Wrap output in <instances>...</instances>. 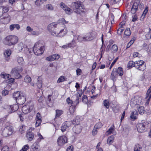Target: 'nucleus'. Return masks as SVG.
I'll return each instance as SVG.
<instances>
[{"label":"nucleus","mask_w":151,"mask_h":151,"mask_svg":"<svg viewBox=\"0 0 151 151\" xmlns=\"http://www.w3.org/2000/svg\"><path fill=\"white\" fill-rule=\"evenodd\" d=\"M18 37L14 35L7 36L4 39L3 43L5 45L8 46L14 45L18 42Z\"/></svg>","instance_id":"f257e3e1"},{"label":"nucleus","mask_w":151,"mask_h":151,"mask_svg":"<svg viewBox=\"0 0 151 151\" xmlns=\"http://www.w3.org/2000/svg\"><path fill=\"white\" fill-rule=\"evenodd\" d=\"M151 126L150 122L148 121H144L138 123L137 125V131L140 133L144 132L147 131L148 128Z\"/></svg>","instance_id":"f03ea898"},{"label":"nucleus","mask_w":151,"mask_h":151,"mask_svg":"<svg viewBox=\"0 0 151 151\" xmlns=\"http://www.w3.org/2000/svg\"><path fill=\"white\" fill-rule=\"evenodd\" d=\"M73 9L74 11L77 14H80L85 12V8L81 2H74Z\"/></svg>","instance_id":"7ed1b4c3"},{"label":"nucleus","mask_w":151,"mask_h":151,"mask_svg":"<svg viewBox=\"0 0 151 151\" xmlns=\"http://www.w3.org/2000/svg\"><path fill=\"white\" fill-rule=\"evenodd\" d=\"M13 131L12 127L7 126L3 130L1 134L4 137H6L11 135Z\"/></svg>","instance_id":"20e7f679"},{"label":"nucleus","mask_w":151,"mask_h":151,"mask_svg":"<svg viewBox=\"0 0 151 151\" xmlns=\"http://www.w3.org/2000/svg\"><path fill=\"white\" fill-rule=\"evenodd\" d=\"M43 49V47L40 46L39 43H36L34 47L33 51L35 55H38L42 54Z\"/></svg>","instance_id":"39448f33"},{"label":"nucleus","mask_w":151,"mask_h":151,"mask_svg":"<svg viewBox=\"0 0 151 151\" xmlns=\"http://www.w3.org/2000/svg\"><path fill=\"white\" fill-rule=\"evenodd\" d=\"M33 104L32 101H30L27 104L22 108V111L24 114H27L33 108Z\"/></svg>","instance_id":"423d86ee"},{"label":"nucleus","mask_w":151,"mask_h":151,"mask_svg":"<svg viewBox=\"0 0 151 151\" xmlns=\"http://www.w3.org/2000/svg\"><path fill=\"white\" fill-rule=\"evenodd\" d=\"M142 102V99L141 96H136L133 97L131 99L130 104L132 106L136 105L141 104Z\"/></svg>","instance_id":"0eeeda50"},{"label":"nucleus","mask_w":151,"mask_h":151,"mask_svg":"<svg viewBox=\"0 0 151 151\" xmlns=\"http://www.w3.org/2000/svg\"><path fill=\"white\" fill-rule=\"evenodd\" d=\"M21 70H20L18 68L16 67L12 70L11 74L12 76L14 77L16 79L20 78L22 76L19 73L21 72Z\"/></svg>","instance_id":"6e6552de"},{"label":"nucleus","mask_w":151,"mask_h":151,"mask_svg":"<svg viewBox=\"0 0 151 151\" xmlns=\"http://www.w3.org/2000/svg\"><path fill=\"white\" fill-rule=\"evenodd\" d=\"M58 24L55 22L49 24L47 27L48 30L51 33V35L54 36H58V34H56L54 30V28L56 27Z\"/></svg>","instance_id":"1a4fd4ad"},{"label":"nucleus","mask_w":151,"mask_h":151,"mask_svg":"<svg viewBox=\"0 0 151 151\" xmlns=\"http://www.w3.org/2000/svg\"><path fill=\"white\" fill-rule=\"evenodd\" d=\"M57 142L58 145L61 146L67 142V138L65 136H60L58 138Z\"/></svg>","instance_id":"9d476101"},{"label":"nucleus","mask_w":151,"mask_h":151,"mask_svg":"<svg viewBox=\"0 0 151 151\" xmlns=\"http://www.w3.org/2000/svg\"><path fill=\"white\" fill-rule=\"evenodd\" d=\"M139 3V1L138 0H136L134 3L131 10V12L132 14H134L137 11Z\"/></svg>","instance_id":"9b49d317"},{"label":"nucleus","mask_w":151,"mask_h":151,"mask_svg":"<svg viewBox=\"0 0 151 151\" xmlns=\"http://www.w3.org/2000/svg\"><path fill=\"white\" fill-rule=\"evenodd\" d=\"M60 6L61 8L65 10L66 14H70L72 13V10L66 6L64 3L63 2L61 3L60 4Z\"/></svg>","instance_id":"f8f14e48"},{"label":"nucleus","mask_w":151,"mask_h":151,"mask_svg":"<svg viewBox=\"0 0 151 151\" xmlns=\"http://www.w3.org/2000/svg\"><path fill=\"white\" fill-rule=\"evenodd\" d=\"M77 40H78L79 42H80L89 41L87 34L85 35H78L77 37Z\"/></svg>","instance_id":"ddd939ff"},{"label":"nucleus","mask_w":151,"mask_h":151,"mask_svg":"<svg viewBox=\"0 0 151 151\" xmlns=\"http://www.w3.org/2000/svg\"><path fill=\"white\" fill-rule=\"evenodd\" d=\"M11 20L10 16L8 14L1 19V22L4 24H6L9 22Z\"/></svg>","instance_id":"4468645a"},{"label":"nucleus","mask_w":151,"mask_h":151,"mask_svg":"<svg viewBox=\"0 0 151 151\" xmlns=\"http://www.w3.org/2000/svg\"><path fill=\"white\" fill-rule=\"evenodd\" d=\"M26 100L25 96L21 94L19 97L16 102L18 104L22 105L25 102Z\"/></svg>","instance_id":"2eb2a0df"},{"label":"nucleus","mask_w":151,"mask_h":151,"mask_svg":"<svg viewBox=\"0 0 151 151\" xmlns=\"http://www.w3.org/2000/svg\"><path fill=\"white\" fill-rule=\"evenodd\" d=\"M60 56L58 54H56L47 57L46 60L48 61H52L58 60Z\"/></svg>","instance_id":"dca6fc26"},{"label":"nucleus","mask_w":151,"mask_h":151,"mask_svg":"<svg viewBox=\"0 0 151 151\" xmlns=\"http://www.w3.org/2000/svg\"><path fill=\"white\" fill-rule=\"evenodd\" d=\"M82 130L80 124L75 125L73 128V130L75 133H80Z\"/></svg>","instance_id":"f3484780"},{"label":"nucleus","mask_w":151,"mask_h":151,"mask_svg":"<svg viewBox=\"0 0 151 151\" xmlns=\"http://www.w3.org/2000/svg\"><path fill=\"white\" fill-rule=\"evenodd\" d=\"M9 10V8L7 7L4 6L0 7V17L4 15V14L7 12Z\"/></svg>","instance_id":"a211bd4d"},{"label":"nucleus","mask_w":151,"mask_h":151,"mask_svg":"<svg viewBox=\"0 0 151 151\" xmlns=\"http://www.w3.org/2000/svg\"><path fill=\"white\" fill-rule=\"evenodd\" d=\"M151 86L148 90L146 93L145 99L146 100V103L148 104L151 97Z\"/></svg>","instance_id":"6ab92c4d"},{"label":"nucleus","mask_w":151,"mask_h":151,"mask_svg":"<svg viewBox=\"0 0 151 151\" xmlns=\"http://www.w3.org/2000/svg\"><path fill=\"white\" fill-rule=\"evenodd\" d=\"M87 34L89 41L93 39L96 36V33L94 32L89 33Z\"/></svg>","instance_id":"aec40b11"},{"label":"nucleus","mask_w":151,"mask_h":151,"mask_svg":"<svg viewBox=\"0 0 151 151\" xmlns=\"http://www.w3.org/2000/svg\"><path fill=\"white\" fill-rule=\"evenodd\" d=\"M67 32V29L64 28V29H61L58 34H58V36L63 37L65 35Z\"/></svg>","instance_id":"412c9836"},{"label":"nucleus","mask_w":151,"mask_h":151,"mask_svg":"<svg viewBox=\"0 0 151 151\" xmlns=\"http://www.w3.org/2000/svg\"><path fill=\"white\" fill-rule=\"evenodd\" d=\"M15 28H16L17 30H19L20 28V26L18 24H12L9 26V29L10 31H13Z\"/></svg>","instance_id":"4be33fe9"},{"label":"nucleus","mask_w":151,"mask_h":151,"mask_svg":"<svg viewBox=\"0 0 151 151\" xmlns=\"http://www.w3.org/2000/svg\"><path fill=\"white\" fill-rule=\"evenodd\" d=\"M73 36L74 37L72 42L68 44L70 47H73L76 46V41L77 39L76 38V36L74 35H73Z\"/></svg>","instance_id":"5701e85b"},{"label":"nucleus","mask_w":151,"mask_h":151,"mask_svg":"<svg viewBox=\"0 0 151 151\" xmlns=\"http://www.w3.org/2000/svg\"><path fill=\"white\" fill-rule=\"evenodd\" d=\"M26 137L29 140L31 141L33 139L34 136L32 132H30L27 133Z\"/></svg>","instance_id":"b1692460"},{"label":"nucleus","mask_w":151,"mask_h":151,"mask_svg":"<svg viewBox=\"0 0 151 151\" xmlns=\"http://www.w3.org/2000/svg\"><path fill=\"white\" fill-rule=\"evenodd\" d=\"M114 125H113L112 126H111L109 130L106 132L105 134L108 136L113 133V132L114 130Z\"/></svg>","instance_id":"393cba45"},{"label":"nucleus","mask_w":151,"mask_h":151,"mask_svg":"<svg viewBox=\"0 0 151 151\" xmlns=\"http://www.w3.org/2000/svg\"><path fill=\"white\" fill-rule=\"evenodd\" d=\"M9 109H11L12 110V112L10 111V112H14L16 111L17 110L18 108V106L16 104H15L13 105L10 106H9Z\"/></svg>","instance_id":"a878e982"},{"label":"nucleus","mask_w":151,"mask_h":151,"mask_svg":"<svg viewBox=\"0 0 151 151\" xmlns=\"http://www.w3.org/2000/svg\"><path fill=\"white\" fill-rule=\"evenodd\" d=\"M11 51L10 49L5 50L4 52V55L5 58H8L9 57L11 54Z\"/></svg>","instance_id":"bb28decb"},{"label":"nucleus","mask_w":151,"mask_h":151,"mask_svg":"<svg viewBox=\"0 0 151 151\" xmlns=\"http://www.w3.org/2000/svg\"><path fill=\"white\" fill-rule=\"evenodd\" d=\"M117 74V69L116 68L114 69L111 74V78L113 80H114L116 77Z\"/></svg>","instance_id":"cd10ccee"},{"label":"nucleus","mask_w":151,"mask_h":151,"mask_svg":"<svg viewBox=\"0 0 151 151\" xmlns=\"http://www.w3.org/2000/svg\"><path fill=\"white\" fill-rule=\"evenodd\" d=\"M137 112L136 111H135L132 112L130 115V117L132 119L135 120L137 119Z\"/></svg>","instance_id":"c85d7f7f"},{"label":"nucleus","mask_w":151,"mask_h":151,"mask_svg":"<svg viewBox=\"0 0 151 151\" xmlns=\"http://www.w3.org/2000/svg\"><path fill=\"white\" fill-rule=\"evenodd\" d=\"M114 136H111L109 137L107 140V143L109 145H110L113 143V141L114 140Z\"/></svg>","instance_id":"c756f323"},{"label":"nucleus","mask_w":151,"mask_h":151,"mask_svg":"<svg viewBox=\"0 0 151 151\" xmlns=\"http://www.w3.org/2000/svg\"><path fill=\"white\" fill-rule=\"evenodd\" d=\"M144 63V62L141 60H139L138 61H137L135 62V65H134V67L136 68L139 67L138 66H139L142 65H143Z\"/></svg>","instance_id":"7c9ffc66"},{"label":"nucleus","mask_w":151,"mask_h":151,"mask_svg":"<svg viewBox=\"0 0 151 151\" xmlns=\"http://www.w3.org/2000/svg\"><path fill=\"white\" fill-rule=\"evenodd\" d=\"M18 63L21 65H23L24 64V61L23 57H19L17 58Z\"/></svg>","instance_id":"2f4dec72"},{"label":"nucleus","mask_w":151,"mask_h":151,"mask_svg":"<svg viewBox=\"0 0 151 151\" xmlns=\"http://www.w3.org/2000/svg\"><path fill=\"white\" fill-rule=\"evenodd\" d=\"M21 95V94H20V92L19 91H17L15 92L13 94V98L14 99L17 101L19 97Z\"/></svg>","instance_id":"473e14b6"},{"label":"nucleus","mask_w":151,"mask_h":151,"mask_svg":"<svg viewBox=\"0 0 151 151\" xmlns=\"http://www.w3.org/2000/svg\"><path fill=\"white\" fill-rule=\"evenodd\" d=\"M138 110L139 114H143L145 113L144 107L143 106H139L138 108Z\"/></svg>","instance_id":"72a5a7b5"},{"label":"nucleus","mask_w":151,"mask_h":151,"mask_svg":"<svg viewBox=\"0 0 151 151\" xmlns=\"http://www.w3.org/2000/svg\"><path fill=\"white\" fill-rule=\"evenodd\" d=\"M61 23H58V25L60 27L62 26L63 27H64V26L63 24H67L68 23V22L66 21L65 19L63 18L61 19Z\"/></svg>","instance_id":"f704fd0d"},{"label":"nucleus","mask_w":151,"mask_h":151,"mask_svg":"<svg viewBox=\"0 0 151 151\" xmlns=\"http://www.w3.org/2000/svg\"><path fill=\"white\" fill-rule=\"evenodd\" d=\"M117 73L120 76H122L123 74V68L121 67H119L117 70Z\"/></svg>","instance_id":"c9c22d12"},{"label":"nucleus","mask_w":151,"mask_h":151,"mask_svg":"<svg viewBox=\"0 0 151 151\" xmlns=\"http://www.w3.org/2000/svg\"><path fill=\"white\" fill-rule=\"evenodd\" d=\"M46 8L48 10L52 11L54 10L53 6L51 4H47L46 5Z\"/></svg>","instance_id":"e433bc0d"},{"label":"nucleus","mask_w":151,"mask_h":151,"mask_svg":"<svg viewBox=\"0 0 151 151\" xmlns=\"http://www.w3.org/2000/svg\"><path fill=\"white\" fill-rule=\"evenodd\" d=\"M135 62H134L133 61H130L127 64V67L129 68H131L134 67L135 65Z\"/></svg>","instance_id":"4c0bfd02"},{"label":"nucleus","mask_w":151,"mask_h":151,"mask_svg":"<svg viewBox=\"0 0 151 151\" xmlns=\"http://www.w3.org/2000/svg\"><path fill=\"white\" fill-rule=\"evenodd\" d=\"M104 105L107 109H108L109 106V101L107 99L104 100Z\"/></svg>","instance_id":"58836bf2"},{"label":"nucleus","mask_w":151,"mask_h":151,"mask_svg":"<svg viewBox=\"0 0 151 151\" xmlns=\"http://www.w3.org/2000/svg\"><path fill=\"white\" fill-rule=\"evenodd\" d=\"M141 149L142 147L141 146L138 144L135 145L134 148V151H139Z\"/></svg>","instance_id":"ea45409f"},{"label":"nucleus","mask_w":151,"mask_h":151,"mask_svg":"<svg viewBox=\"0 0 151 151\" xmlns=\"http://www.w3.org/2000/svg\"><path fill=\"white\" fill-rule=\"evenodd\" d=\"M37 85L38 87L39 88H40L42 87V81L39 78H38L37 79Z\"/></svg>","instance_id":"a19ab883"},{"label":"nucleus","mask_w":151,"mask_h":151,"mask_svg":"<svg viewBox=\"0 0 151 151\" xmlns=\"http://www.w3.org/2000/svg\"><path fill=\"white\" fill-rule=\"evenodd\" d=\"M131 33V32L129 28L126 29L124 31V35L127 36H129Z\"/></svg>","instance_id":"79ce46f5"},{"label":"nucleus","mask_w":151,"mask_h":151,"mask_svg":"<svg viewBox=\"0 0 151 151\" xmlns=\"http://www.w3.org/2000/svg\"><path fill=\"white\" fill-rule=\"evenodd\" d=\"M124 29L121 26L119 29L117 30V33L118 35H121L122 33L124 30Z\"/></svg>","instance_id":"37998d69"},{"label":"nucleus","mask_w":151,"mask_h":151,"mask_svg":"<svg viewBox=\"0 0 151 151\" xmlns=\"http://www.w3.org/2000/svg\"><path fill=\"white\" fill-rule=\"evenodd\" d=\"M63 111L61 110H56V117L59 116L63 113Z\"/></svg>","instance_id":"c03bdc74"},{"label":"nucleus","mask_w":151,"mask_h":151,"mask_svg":"<svg viewBox=\"0 0 151 151\" xmlns=\"http://www.w3.org/2000/svg\"><path fill=\"white\" fill-rule=\"evenodd\" d=\"M111 50L112 52H116L118 50L117 45L115 44L113 45L111 48Z\"/></svg>","instance_id":"a18cd8bd"},{"label":"nucleus","mask_w":151,"mask_h":151,"mask_svg":"<svg viewBox=\"0 0 151 151\" xmlns=\"http://www.w3.org/2000/svg\"><path fill=\"white\" fill-rule=\"evenodd\" d=\"M66 123L64 124L61 127V130L63 132H65L66 129L68 128V127L67 126Z\"/></svg>","instance_id":"49530a36"},{"label":"nucleus","mask_w":151,"mask_h":151,"mask_svg":"<svg viewBox=\"0 0 151 151\" xmlns=\"http://www.w3.org/2000/svg\"><path fill=\"white\" fill-rule=\"evenodd\" d=\"M24 81L26 82L30 83L31 81V78L28 76H27L24 79Z\"/></svg>","instance_id":"de8ad7c7"},{"label":"nucleus","mask_w":151,"mask_h":151,"mask_svg":"<svg viewBox=\"0 0 151 151\" xmlns=\"http://www.w3.org/2000/svg\"><path fill=\"white\" fill-rule=\"evenodd\" d=\"M65 81V78L64 76H61L58 79L57 81L58 83H60L63 82Z\"/></svg>","instance_id":"09e8293b"},{"label":"nucleus","mask_w":151,"mask_h":151,"mask_svg":"<svg viewBox=\"0 0 151 151\" xmlns=\"http://www.w3.org/2000/svg\"><path fill=\"white\" fill-rule=\"evenodd\" d=\"M82 101L85 104H86L88 102V100L86 96L84 95L83 96Z\"/></svg>","instance_id":"8fccbe9b"},{"label":"nucleus","mask_w":151,"mask_h":151,"mask_svg":"<svg viewBox=\"0 0 151 151\" xmlns=\"http://www.w3.org/2000/svg\"><path fill=\"white\" fill-rule=\"evenodd\" d=\"M102 126V124L100 122H99L97 123L94 126V127L97 129L101 128Z\"/></svg>","instance_id":"3c124183"},{"label":"nucleus","mask_w":151,"mask_h":151,"mask_svg":"<svg viewBox=\"0 0 151 151\" xmlns=\"http://www.w3.org/2000/svg\"><path fill=\"white\" fill-rule=\"evenodd\" d=\"M139 67L137 68V69H139V70L143 71L145 69V64L139 66H138Z\"/></svg>","instance_id":"603ef678"},{"label":"nucleus","mask_w":151,"mask_h":151,"mask_svg":"<svg viewBox=\"0 0 151 151\" xmlns=\"http://www.w3.org/2000/svg\"><path fill=\"white\" fill-rule=\"evenodd\" d=\"M29 149V147L28 145H26L24 146L20 151H27Z\"/></svg>","instance_id":"864d4df0"},{"label":"nucleus","mask_w":151,"mask_h":151,"mask_svg":"<svg viewBox=\"0 0 151 151\" xmlns=\"http://www.w3.org/2000/svg\"><path fill=\"white\" fill-rule=\"evenodd\" d=\"M23 48V46L22 43H20L18 45V49L20 52H21Z\"/></svg>","instance_id":"5fc2aeb1"},{"label":"nucleus","mask_w":151,"mask_h":151,"mask_svg":"<svg viewBox=\"0 0 151 151\" xmlns=\"http://www.w3.org/2000/svg\"><path fill=\"white\" fill-rule=\"evenodd\" d=\"M41 120H36V122L35 124L36 127L39 126L41 124Z\"/></svg>","instance_id":"6e6d98bb"},{"label":"nucleus","mask_w":151,"mask_h":151,"mask_svg":"<svg viewBox=\"0 0 151 151\" xmlns=\"http://www.w3.org/2000/svg\"><path fill=\"white\" fill-rule=\"evenodd\" d=\"M69 111L71 114H73L75 111V108L73 106H70L69 109Z\"/></svg>","instance_id":"4d7b16f0"},{"label":"nucleus","mask_w":151,"mask_h":151,"mask_svg":"<svg viewBox=\"0 0 151 151\" xmlns=\"http://www.w3.org/2000/svg\"><path fill=\"white\" fill-rule=\"evenodd\" d=\"M25 127V126L23 125H22L21 127L19 129V131L21 133H23V132L24 131Z\"/></svg>","instance_id":"13d9d810"},{"label":"nucleus","mask_w":151,"mask_h":151,"mask_svg":"<svg viewBox=\"0 0 151 151\" xmlns=\"http://www.w3.org/2000/svg\"><path fill=\"white\" fill-rule=\"evenodd\" d=\"M2 77L4 78L5 79H7L9 77L10 75L9 74H3L1 75Z\"/></svg>","instance_id":"bf43d9fd"},{"label":"nucleus","mask_w":151,"mask_h":151,"mask_svg":"<svg viewBox=\"0 0 151 151\" xmlns=\"http://www.w3.org/2000/svg\"><path fill=\"white\" fill-rule=\"evenodd\" d=\"M73 147L72 145L69 146L67 149L66 151H73Z\"/></svg>","instance_id":"052dcab7"},{"label":"nucleus","mask_w":151,"mask_h":151,"mask_svg":"<svg viewBox=\"0 0 151 151\" xmlns=\"http://www.w3.org/2000/svg\"><path fill=\"white\" fill-rule=\"evenodd\" d=\"M37 135L39 137L38 139H37V141L39 142H40L41 140L43 139V137L42 135L39 133H38Z\"/></svg>","instance_id":"680f3d73"},{"label":"nucleus","mask_w":151,"mask_h":151,"mask_svg":"<svg viewBox=\"0 0 151 151\" xmlns=\"http://www.w3.org/2000/svg\"><path fill=\"white\" fill-rule=\"evenodd\" d=\"M97 130L98 129L94 127V128L92 132V134L93 135L95 136L96 134L97 133Z\"/></svg>","instance_id":"e2e57ef3"},{"label":"nucleus","mask_w":151,"mask_h":151,"mask_svg":"<svg viewBox=\"0 0 151 151\" xmlns=\"http://www.w3.org/2000/svg\"><path fill=\"white\" fill-rule=\"evenodd\" d=\"M1 151H9V148L7 146H5L2 149Z\"/></svg>","instance_id":"0e129e2a"},{"label":"nucleus","mask_w":151,"mask_h":151,"mask_svg":"<svg viewBox=\"0 0 151 151\" xmlns=\"http://www.w3.org/2000/svg\"><path fill=\"white\" fill-rule=\"evenodd\" d=\"M76 74L77 76L81 75L82 71L79 68H78L76 70Z\"/></svg>","instance_id":"69168bd1"},{"label":"nucleus","mask_w":151,"mask_h":151,"mask_svg":"<svg viewBox=\"0 0 151 151\" xmlns=\"http://www.w3.org/2000/svg\"><path fill=\"white\" fill-rule=\"evenodd\" d=\"M82 90H80L78 91V93L76 95L77 97H81L82 95Z\"/></svg>","instance_id":"338daca9"},{"label":"nucleus","mask_w":151,"mask_h":151,"mask_svg":"<svg viewBox=\"0 0 151 151\" xmlns=\"http://www.w3.org/2000/svg\"><path fill=\"white\" fill-rule=\"evenodd\" d=\"M66 102L68 104H72V101L71 100L69 97L68 98L66 99Z\"/></svg>","instance_id":"774afa93"}]
</instances>
